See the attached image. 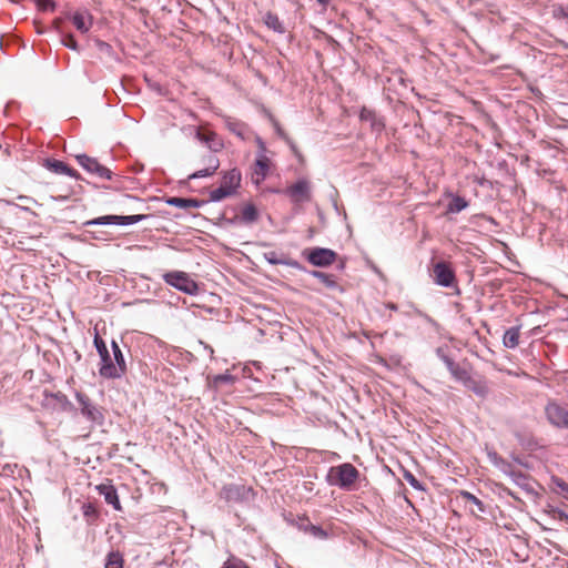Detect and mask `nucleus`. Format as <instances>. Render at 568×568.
Masks as SVG:
<instances>
[{"mask_svg": "<svg viewBox=\"0 0 568 568\" xmlns=\"http://www.w3.org/2000/svg\"><path fill=\"white\" fill-rule=\"evenodd\" d=\"M241 172L232 169L223 175L221 185L210 192L211 201L219 202L236 193L241 185Z\"/></svg>", "mask_w": 568, "mask_h": 568, "instance_id": "1", "label": "nucleus"}, {"mask_svg": "<svg viewBox=\"0 0 568 568\" xmlns=\"http://www.w3.org/2000/svg\"><path fill=\"white\" fill-rule=\"evenodd\" d=\"M358 471L351 464H343L332 467L327 474L329 484L342 488H349L357 479Z\"/></svg>", "mask_w": 568, "mask_h": 568, "instance_id": "2", "label": "nucleus"}, {"mask_svg": "<svg viewBox=\"0 0 568 568\" xmlns=\"http://www.w3.org/2000/svg\"><path fill=\"white\" fill-rule=\"evenodd\" d=\"M164 281L174 288L189 294L195 295L199 292V285L191 276L181 271H173L163 275Z\"/></svg>", "mask_w": 568, "mask_h": 568, "instance_id": "3", "label": "nucleus"}, {"mask_svg": "<svg viewBox=\"0 0 568 568\" xmlns=\"http://www.w3.org/2000/svg\"><path fill=\"white\" fill-rule=\"evenodd\" d=\"M77 400L80 405L81 414L95 425H102L104 420L103 412L100 407L91 403V400L83 394H75Z\"/></svg>", "mask_w": 568, "mask_h": 568, "instance_id": "4", "label": "nucleus"}, {"mask_svg": "<svg viewBox=\"0 0 568 568\" xmlns=\"http://www.w3.org/2000/svg\"><path fill=\"white\" fill-rule=\"evenodd\" d=\"M271 160L264 153L256 156L255 163L252 168L251 179L256 185H260L271 171Z\"/></svg>", "mask_w": 568, "mask_h": 568, "instance_id": "5", "label": "nucleus"}, {"mask_svg": "<svg viewBox=\"0 0 568 568\" xmlns=\"http://www.w3.org/2000/svg\"><path fill=\"white\" fill-rule=\"evenodd\" d=\"M307 260L315 266H328L336 260V253L328 248H313L306 254Z\"/></svg>", "mask_w": 568, "mask_h": 568, "instance_id": "6", "label": "nucleus"}, {"mask_svg": "<svg viewBox=\"0 0 568 568\" xmlns=\"http://www.w3.org/2000/svg\"><path fill=\"white\" fill-rule=\"evenodd\" d=\"M286 194L295 203L306 202L311 199V185L305 179L298 180L286 190Z\"/></svg>", "mask_w": 568, "mask_h": 568, "instance_id": "7", "label": "nucleus"}, {"mask_svg": "<svg viewBox=\"0 0 568 568\" xmlns=\"http://www.w3.org/2000/svg\"><path fill=\"white\" fill-rule=\"evenodd\" d=\"M75 159L78 163L88 172L95 173L100 178H111L110 171L102 166L95 159L89 158L84 154H78Z\"/></svg>", "mask_w": 568, "mask_h": 568, "instance_id": "8", "label": "nucleus"}, {"mask_svg": "<svg viewBox=\"0 0 568 568\" xmlns=\"http://www.w3.org/2000/svg\"><path fill=\"white\" fill-rule=\"evenodd\" d=\"M140 220L139 215L119 216V215H106L101 216L91 221H88L85 225H99V224H131Z\"/></svg>", "mask_w": 568, "mask_h": 568, "instance_id": "9", "label": "nucleus"}, {"mask_svg": "<svg viewBox=\"0 0 568 568\" xmlns=\"http://www.w3.org/2000/svg\"><path fill=\"white\" fill-rule=\"evenodd\" d=\"M549 422L556 426L568 425V413L559 405L551 403L546 408Z\"/></svg>", "mask_w": 568, "mask_h": 568, "instance_id": "10", "label": "nucleus"}, {"mask_svg": "<svg viewBox=\"0 0 568 568\" xmlns=\"http://www.w3.org/2000/svg\"><path fill=\"white\" fill-rule=\"evenodd\" d=\"M102 365L100 367V375L105 378H118L121 374V367L116 366L113 358L108 354L101 357Z\"/></svg>", "mask_w": 568, "mask_h": 568, "instance_id": "11", "label": "nucleus"}, {"mask_svg": "<svg viewBox=\"0 0 568 568\" xmlns=\"http://www.w3.org/2000/svg\"><path fill=\"white\" fill-rule=\"evenodd\" d=\"M434 276L436 283L443 286H449L454 281V274L445 263H437L434 266Z\"/></svg>", "mask_w": 568, "mask_h": 568, "instance_id": "12", "label": "nucleus"}, {"mask_svg": "<svg viewBox=\"0 0 568 568\" xmlns=\"http://www.w3.org/2000/svg\"><path fill=\"white\" fill-rule=\"evenodd\" d=\"M97 489H98L99 494L104 497V499L108 504L112 505L116 510L122 509L121 504L119 501L116 490L113 486L102 484V485H99L97 487Z\"/></svg>", "mask_w": 568, "mask_h": 568, "instance_id": "13", "label": "nucleus"}, {"mask_svg": "<svg viewBox=\"0 0 568 568\" xmlns=\"http://www.w3.org/2000/svg\"><path fill=\"white\" fill-rule=\"evenodd\" d=\"M73 26L82 33H85L89 31V29L92 26L91 17L88 12H75L71 17Z\"/></svg>", "mask_w": 568, "mask_h": 568, "instance_id": "14", "label": "nucleus"}, {"mask_svg": "<svg viewBox=\"0 0 568 568\" xmlns=\"http://www.w3.org/2000/svg\"><path fill=\"white\" fill-rule=\"evenodd\" d=\"M196 136L214 152L221 150L223 146L222 142L215 138V134L210 131L199 130Z\"/></svg>", "mask_w": 568, "mask_h": 568, "instance_id": "15", "label": "nucleus"}, {"mask_svg": "<svg viewBox=\"0 0 568 568\" xmlns=\"http://www.w3.org/2000/svg\"><path fill=\"white\" fill-rule=\"evenodd\" d=\"M45 166L51 170L54 173L58 174H65L69 176H75V173L72 169L68 168L63 162L61 161H47Z\"/></svg>", "mask_w": 568, "mask_h": 568, "instance_id": "16", "label": "nucleus"}, {"mask_svg": "<svg viewBox=\"0 0 568 568\" xmlns=\"http://www.w3.org/2000/svg\"><path fill=\"white\" fill-rule=\"evenodd\" d=\"M219 165H220L219 160L214 156H211L209 159V166L205 168L204 170H200V171L191 174L189 176V179H196V178H204V176L212 175L217 170Z\"/></svg>", "mask_w": 568, "mask_h": 568, "instance_id": "17", "label": "nucleus"}, {"mask_svg": "<svg viewBox=\"0 0 568 568\" xmlns=\"http://www.w3.org/2000/svg\"><path fill=\"white\" fill-rule=\"evenodd\" d=\"M264 258L270 264H284V265H290V266H297L296 262H293L283 255H278L276 252L264 253Z\"/></svg>", "mask_w": 568, "mask_h": 568, "instance_id": "18", "label": "nucleus"}, {"mask_svg": "<svg viewBox=\"0 0 568 568\" xmlns=\"http://www.w3.org/2000/svg\"><path fill=\"white\" fill-rule=\"evenodd\" d=\"M504 345L509 348H514L518 345L519 342V331L518 328H510L506 331L503 338Z\"/></svg>", "mask_w": 568, "mask_h": 568, "instance_id": "19", "label": "nucleus"}, {"mask_svg": "<svg viewBox=\"0 0 568 568\" xmlns=\"http://www.w3.org/2000/svg\"><path fill=\"white\" fill-rule=\"evenodd\" d=\"M166 203L179 209H189L197 206L196 201L183 197H170L166 200Z\"/></svg>", "mask_w": 568, "mask_h": 568, "instance_id": "20", "label": "nucleus"}, {"mask_svg": "<svg viewBox=\"0 0 568 568\" xmlns=\"http://www.w3.org/2000/svg\"><path fill=\"white\" fill-rule=\"evenodd\" d=\"M241 219L246 223H252L257 219V210L253 204H246L242 209Z\"/></svg>", "mask_w": 568, "mask_h": 568, "instance_id": "21", "label": "nucleus"}, {"mask_svg": "<svg viewBox=\"0 0 568 568\" xmlns=\"http://www.w3.org/2000/svg\"><path fill=\"white\" fill-rule=\"evenodd\" d=\"M112 349H113V361L116 366L121 367V374L125 372L126 365L123 357V354L119 347V345L113 341L112 342Z\"/></svg>", "mask_w": 568, "mask_h": 568, "instance_id": "22", "label": "nucleus"}, {"mask_svg": "<svg viewBox=\"0 0 568 568\" xmlns=\"http://www.w3.org/2000/svg\"><path fill=\"white\" fill-rule=\"evenodd\" d=\"M467 206V202L462 197H453L448 204V212L458 213Z\"/></svg>", "mask_w": 568, "mask_h": 568, "instance_id": "23", "label": "nucleus"}, {"mask_svg": "<svg viewBox=\"0 0 568 568\" xmlns=\"http://www.w3.org/2000/svg\"><path fill=\"white\" fill-rule=\"evenodd\" d=\"M264 21H265V24L268 28H271V29H273L275 31H278V32H283L284 31L283 27H282V24H281V22H280V20H278V18L276 16H274L272 13H267L265 16Z\"/></svg>", "mask_w": 568, "mask_h": 568, "instance_id": "24", "label": "nucleus"}, {"mask_svg": "<svg viewBox=\"0 0 568 568\" xmlns=\"http://www.w3.org/2000/svg\"><path fill=\"white\" fill-rule=\"evenodd\" d=\"M105 568H122V558L116 552H111L108 556Z\"/></svg>", "mask_w": 568, "mask_h": 568, "instance_id": "25", "label": "nucleus"}, {"mask_svg": "<svg viewBox=\"0 0 568 568\" xmlns=\"http://www.w3.org/2000/svg\"><path fill=\"white\" fill-rule=\"evenodd\" d=\"M361 119L363 121H371L373 128H382L383 126L382 122H377L375 120V114L371 110L363 109L361 112Z\"/></svg>", "mask_w": 568, "mask_h": 568, "instance_id": "26", "label": "nucleus"}, {"mask_svg": "<svg viewBox=\"0 0 568 568\" xmlns=\"http://www.w3.org/2000/svg\"><path fill=\"white\" fill-rule=\"evenodd\" d=\"M94 344L101 357L109 354L104 342L98 336L94 338Z\"/></svg>", "mask_w": 568, "mask_h": 568, "instance_id": "27", "label": "nucleus"}, {"mask_svg": "<svg viewBox=\"0 0 568 568\" xmlns=\"http://www.w3.org/2000/svg\"><path fill=\"white\" fill-rule=\"evenodd\" d=\"M313 275L315 277H317L318 280H321L327 286H334L335 285V282L333 280H331V277L328 275H326L325 273L313 272Z\"/></svg>", "mask_w": 568, "mask_h": 568, "instance_id": "28", "label": "nucleus"}, {"mask_svg": "<svg viewBox=\"0 0 568 568\" xmlns=\"http://www.w3.org/2000/svg\"><path fill=\"white\" fill-rule=\"evenodd\" d=\"M36 2L41 10L47 11L53 9L52 0H36Z\"/></svg>", "mask_w": 568, "mask_h": 568, "instance_id": "29", "label": "nucleus"}, {"mask_svg": "<svg viewBox=\"0 0 568 568\" xmlns=\"http://www.w3.org/2000/svg\"><path fill=\"white\" fill-rule=\"evenodd\" d=\"M63 44L72 50H77V42L73 39L72 36H69L64 41Z\"/></svg>", "mask_w": 568, "mask_h": 568, "instance_id": "30", "label": "nucleus"}, {"mask_svg": "<svg viewBox=\"0 0 568 568\" xmlns=\"http://www.w3.org/2000/svg\"><path fill=\"white\" fill-rule=\"evenodd\" d=\"M223 568H241V567H240V562H236L235 560L230 559L224 564Z\"/></svg>", "mask_w": 568, "mask_h": 568, "instance_id": "31", "label": "nucleus"}, {"mask_svg": "<svg viewBox=\"0 0 568 568\" xmlns=\"http://www.w3.org/2000/svg\"><path fill=\"white\" fill-rule=\"evenodd\" d=\"M466 497H467L468 500H470L471 503L476 504L479 507V510H481L480 503H479V500L476 497H474L470 494H466Z\"/></svg>", "mask_w": 568, "mask_h": 568, "instance_id": "32", "label": "nucleus"}, {"mask_svg": "<svg viewBox=\"0 0 568 568\" xmlns=\"http://www.w3.org/2000/svg\"><path fill=\"white\" fill-rule=\"evenodd\" d=\"M321 4L325 6L328 3L329 0H317Z\"/></svg>", "mask_w": 568, "mask_h": 568, "instance_id": "33", "label": "nucleus"}, {"mask_svg": "<svg viewBox=\"0 0 568 568\" xmlns=\"http://www.w3.org/2000/svg\"><path fill=\"white\" fill-rule=\"evenodd\" d=\"M409 481H410V484H412L413 486H416V485H417V481H416L413 477H410Z\"/></svg>", "mask_w": 568, "mask_h": 568, "instance_id": "34", "label": "nucleus"}, {"mask_svg": "<svg viewBox=\"0 0 568 568\" xmlns=\"http://www.w3.org/2000/svg\"><path fill=\"white\" fill-rule=\"evenodd\" d=\"M447 365H448L449 369H450L452 372H454V371H453V368H452V363H450V362H447Z\"/></svg>", "mask_w": 568, "mask_h": 568, "instance_id": "35", "label": "nucleus"}]
</instances>
